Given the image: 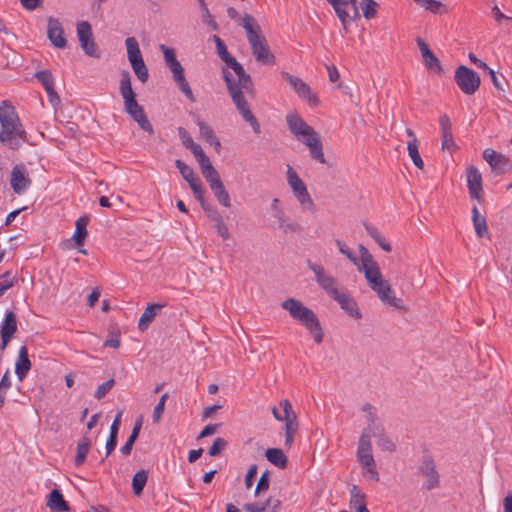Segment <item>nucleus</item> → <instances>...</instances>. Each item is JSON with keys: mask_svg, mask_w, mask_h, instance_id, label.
<instances>
[{"mask_svg": "<svg viewBox=\"0 0 512 512\" xmlns=\"http://www.w3.org/2000/svg\"><path fill=\"white\" fill-rule=\"evenodd\" d=\"M358 250L361 259H358V265H355L360 272L364 273L369 287L377 294L379 299L399 311H406L401 298H397L388 281L383 279L378 263L374 260L368 249L360 244Z\"/></svg>", "mask_w": 512, "mask_h": 512, "instance_id": "obj_1", "label": "nucleus"}, {"mask_svg": "<svg viewBox=\"0 0 512 512\" xmlns=\"http://www.w3.org/2000/svg\"><path fill=\"white\" fill-rule=\"evenodd\" d=\"M0 125V141L8 148L16 150L21 146V142L26 140V131L19 116L7 100L0 104Z\"/></svg>", "mask_w": 512, "mask_h": 512, "instance_id": "obj_2", "label": "nucleus"}, {"mask_svg": "<svg viewBox=\"0 0 512 512\" xmlns=\"http://www.w3.org/2000/svg\"><path fill=\"white\" fill-rule=\"evenodd\" d=\"M241 25L246 31L247 39L256 61L263 65H273L275 63V56L270 51L266 38L261 34L260 26L254 17L245 13L242 17Z\"/></svg>", "mask_w": 512, "mask_h": 512, "instance_id": "obj_3", "label": "nucleus"}, {"mask_svg": "<svg viewBox=\"0 0 512 512\" xmlns=\"http://www.w3.org/2000/svg\"><path fill=\"white\" fill-rule=\"evenodd\" d=\"M119 90L124 100L125 111L138 123L141 129L153 135V127L145 115L143 107L136 100V94L131 86V75L127 70H123L120 74Z\"/></svg>", "mask_w": 512, "mask_h": 512, "instance_id": "obj_4", "label": "nucleus"}, {"mask_svg": "<svg viewBox=\"0 0 512 512\" xmlns=\"http://www.w3.org/2000/svg\"><path fill=\"white\" fill-rule=\"evenodd\" d=\"M281 307L288 311L295 321L301 323L313 334L314 341L317 344L323 341V331L316 314L300 300L289 298L281 303Z\"/></svg>", "mask_w": 512, "mask_h": 512, "instance_id": "obj_5", "label": "nucleus"}, {"mask_svg": "<svg viewBox=\"0 0 512 512\" xmlns=\"http://www.w3.org/2000/svg\"><path fill=\"white\" fill-rule=\"evenodd\" d=\"M223 78L226 82L228 92L232 98L233 103L235 104L237 110L243 117V119L249 123L251 126L253 132L255 134L261 133V127L257 120V118L254 116V114L251 112L249 105L245 99V96L243 94L244 88L235 85V78L233 77L232 73L229 72L227 69L223 68L222 70Z\"/></svg>", "mask_w": 512, "mask_h": 512, "instance_id": "obj_6", "label": "nucleus"}, {"mask_svg": "<svg viewBox=\"0 0 512 512\" xmlns=\"http://www.w3.org/2000/svg\"><path fill=\"white\" fill-rule=\"evenodd\" d=\"M287 183L290 186L292 193L299 205L303 210L309 211L311 213L316 212L315 203L310 196L306 184L303 180L298 176L297 172L290 166H287Z\"/></svg>", "mask_w": 512, "mask_h": 512, "instance_id": "obj_7", "label": "nucleus"}, {"mask_svg": "<svg viewBox=\"0 0 512 512\" xmlns=\"http://www.w3.org/2000/svg\"><path fill=\"white\" fill-rule=\"evenodd\" d=\"M417 475L424 478L422 489L431 491L440 486V474L437 470L435 461L430 454L422 456L417 467Z\"/></svg>", "mask_w": 512, "mask_h": 512, "instance_id": "obj_8", "label": "nucleus"}, {"mask_svg": "<svg viewBox=\"0 0 512 512\" xmlns=\"http://www.w3.org/2000/svg\"><path fill=\"white\" fill-rule=\"evenodd\" d=\"M127 57L137 78L145 83L149 78L148 69L144 63L138 41L135 37H128L125 40Z\"/></svg>", "mask_w": 512, "mask_h": 512, "instance_id": "obj_9", "label": "nucleus"}, {"mask_svg": "<svg viewBox=\"0 0 512 512\" xmlns=\"http://www.w3.org/2000/svg\"><path fill=\"white\" fill-rule=\"evenodd\" d=\"M454 80L459 89L466 95L475 94L481 84L480 76L465 65L456 68Z\"/></svg>", "mask_w": 512, "mask_h": 512, "instance_id": "obj_10", "label": "nucleus"}, {"mask_svg": "<svg viewBox=\"0 0 512 512\" xmlns=\"http://www.w3.org/2000/svg\"><path fill=\"white\" fill-rule=\"evenodd\" d=\"M282 78L292 87L297 95L305 100L311 107L319 105V99L307 83L301 78L289 74L288 72L281 73Z\"/></svg>", "mask_w": 512, "mask_h": 512, "instance_id": "obj_11", "label": "nucleus"}, {"mask_svg": "<svg viewBox=\"0 0 512 512\" xmlns=\"http://www.w3.org/2000/svg\"><path fill=\"white\" fill-rule=\"evenodd\" d=\"M307 267L315 274L317 284L327 293L328 296L332 298L340 291L337 288L336 278L328 274L324 267L313 263L311 260H307Z\"/></svg>", "mask_w": 512, "mask_h": 512, "instance_id": "obj_12", "label": "nucleus"}, {"mask_svg": "<svg viewBox=\"0 0 512 512\" xmlns=\"http://www.w3.org/2000/svg\"><path fill=\"white\" fill-rule=\"evenodd\" d=\"M280 406L284 411L285 422V446L291 448L294 442V436L298 430L297 416L293 411L292 405L287 399L280 401Z\"/></svg>", "mask_w": 512, "mask_h": 512, "instance_id": "obj_13", "label": "nucleus"}, {"mask_svg": "<svg viewBox=\"0 0 512 512\" xmlns=\"http://www.w3.org/2000/svg\"><path fill=\"white\" fill-rule=\"evenodd\" d=\"M77 36L83 51L91 57H99L97 45L93 39L92 27L89 22L82 21L77 24Z\"/></svg>", "mask_w": 512, "mask_h": 512, "instance_id": "obj_14", "label": "nucleus"}, {"mask_svg": "<svg viewBox=\"0 0 512 512\" xmlns=\"http://www.w3.org/2000/svg\"><path fill=\"white\" fill-rule=\"evenodd\" d=\"M483 158L491 167L492 172L502 175L512 170V162L502 153L496 152L492 148H486L483 151Z\"/></svg>", "mask_w": 512, "mask_h": 512, "instance_id": "obj_15", "label": "nucleus"}, {"mask_svg": "<svg viewBox=\"0 0 512 512\" xmlns=\"http://www.w3.org/2000/svg\"><path fill=\"white\" fill-rule=\"evenodd\" d=\"M17 317L13 311H7L0 327V351H4L17 332Z\"/></svg>", "mask_w": 512, "mask_h": 512, "instance_id": "obj_16", "label": "nucleus"}, {"mask_svg": "<svg viewBox=\"0 0 512 512\" xmlns=\"http://www.w3.org/2000/svg\"><path fill=\"white\" fill-rule=\"evenodd\" d=\"M286 122L290 132L300 141H302V138H309L310 136H313V134L317 133L298 114H288L286 116Z\"/></svg>", "mask_w": 512, "mask_h": 512, "instance_id": "obj_17", "label": "nucleus"}, {"mask_svg": "<svg viewBox=\"0 0 512 512\" xmlns=\"http://www.w3.org/2000/svg\"><path fill=\"white\" fill-rule=\"evenodd\" d=\"M371 428H365L358 442L357 459L360 465H371L374 458L371 447Z\"/></svg>", "mask_w": 512, "mask_h": 512, "instance_id": "obj_18", "label": "nucleus"}, {"mask_svg": "<svg viewBox=\"0 0 512 512\" xmlns=\"http://www.w3.org/2000/svg\"><path fill=\"white\" fill-rule=\"evenodd\" d=\"M47 36L53 46L61 49L67 46V39L65 37L63 26L57 18H48Z\"/></svg>", "mask_w": 512, "mask_h": 512, "instance_id": "obj_19", "label": "nucleus"}, {"mask_svg": "<svg viewBox=\"0 0 512 512\" xmlns=\"http://www.w3.org/2000/svg\"><path fill=\"white\" fill-rule=\"evenodd\" d=\"M32 181L22 165H15L11 171L10 185L13 191L21 195L31 185Z\"/></svg>", "mask_w": 512, "mask_h": 512, "instance_id": "obj_20", "label": "nucleus"}, {"mask_svg": "<svg viewBox=\"0 0 512 512\" xmlns=\"http://www.w3.org/2000/svg\"><path fill=\"white\" fill-rule=\"evenodd\" d=\"M167 67L171 70L173 74V80L177 83L180 91L188 98L189 101L195 102V96L189 86L188 81L185 78L184 69L180 62L177 60L176 62Z\"/></svg>", "mask_w": 512, "mask_h": 512, "instance_id": "obj_21", "label": "nucleus"}, {"mask_svg": "<svg viewBox=\"0 0 512 512\" xmlns=\"http://www.w3.org/2000/svg\"><path fill=\"white\" fill-rule=\"evenodd\" d=\"M467 187L470 197L480 202L482 200V175L475 166H470L467 169Z\"/></svg>", "mask_w": 512, "mask_h": 512, "instance_id": "obj_22", "label": "nucleus"}, {"mask_svg": "<svg viewBox=\"0 0 512 512\" xmlns=\"http://www.w3.org/2000/svg\"><path fill=\"white\" fill-rule=\"evenodd\" d=\"M333 300L339 303L340 307L351 317L355 319H361L362 314L357 306L356 301L351 295L342 289L336 295L332 297Z\"/></svg>", "mask_w": 512, "mask_h": 512, "instance_id": "obj_23", "label": "nucleus"}, {"mask_svg": "<svg viewBox=\"0 0 512 512\" xmlns=\"http://www.w3.org/2000/svg\"><path fill=\"white\" fill-rule=\"evenodd\" d=\"M439 125L442 138V150H448L450 153H452L456 150L457 146L454 142L452 125L448 115L443 114L439 117Z\"/></svg>", "mask_w": 512, "mask_h": 512, "instance_id": "obj_24", "label": "nucleus"}, {"mask_svg": "<svg viewBox=\"0 0 512 512\" xmlns=\"http://www.w3.org/2000/svg\"><path fill=\"white\" fill-rule=\"evenodd\" d=\"M416 43L421 52V56L424 61V65L428 70H434L438 73L442 71V67L439 59L434 55V53L430 50L429 46L425 43V41L418 37L416 38Z\"/></svg>", "mask_w": 512, "mask_h": 512, "instance_id": "obj_25", "label": "nucleus"}, {"mask_svg": "<svg viewBox=\"0 0 512 512\" xmlns=\"http://www.w3.org/2000/svg\"><path fill=\"white\" fill-rule=\"evenodd\" d=\"M226 64L235 72L238 78L237 81L235 80V85L244 88L246 92H251L253 90V82L243 66L235 58H232L229 63Z\"/></svg>", "mask_w": 512, "mask_h": 512, "instance_id": "obj_26", "label": "nucleus"}, {"mask_svg": "<svg viewBox=\"0 0 512 512\" xmlns=\"http://www.w3.org/2000/svg\"><path fill=\"white\" fill-rule=\"evenodd\" d=\"M210 189L216 197L217 201L224 207L229 208L231 206L230 196L228 191L225 189L224 184L219 175L207 180Z\"/></svg>", "mask_w": 512, "mask_h": 512, "instance_id": "obj_27", "label": "nucleus"}, {"mask_svg": "<svg viewBox=\"0 0 512 512\" xmlns=\"http://www.w3.org/2000/svg\"><path fill=\"white\" fill-rule=\"evenodd\" d=\"M192 153L196 160L198 161L202 175L206 179V181L219 175L218 171L211 164L209 157L204 153L201 147H199Z\"/></svg>", "mask_w": 512, "mask_h": 512, "instance_id": "obj_28", "label": "nucleus"}, {"mask_svg": "<svg viewBox=\"0 0 512 512\" xmlns=\"http://www.w3.org/2000/svg\"><path fill=\"white\" fill-rule=\"evenodd\" d=\"M302 143L309 148L310 155L314 160L321 164L326 163V159L323 154L322 142L318 133L313 134V136H310L309 138H302Z\"/></svg>", "mask_w": 512, "mask_h": 512, "instance_id": "obj_29", "label": "nucleus"}, {"mask_svg": "<svg viewBox=\"0 0 512 512\" xmlns=\"http://www.w3.org/2000/svg\"><path fill=\"white\" fill-rule=\"evenodd\" d=\"M31 369V361L28 355V348L21 346L15 363V373L19 381H22Z\"/></svg>", "mask_w": 512, "mask_h": 512, "instance_id": "obj_30", "label": "nucleus"}, {"mask_svg": "<svg viewBox=\"0 0 512 512\" xmlns=\"http://www.w3.org/2000/svg\"><path fill=\"white\" fill-rule=\"evenodd\" d=\"M47 506L52 512H68L70 510L68 503L58 489H53L49 493Z\"/></svg>", "mask_w": 512, "mask_h": 512, "instance_id": "obj_31", "label": "nucleus"}, {"mask_svg": "<svg viewBox=\"0 0 512 512\" xmlns=\"http://www.w3.org/2000/svg\"><path fill=\"white\" fill-rule=\"evenodd\" d=\"M335 10L340 21L345 25L347 19L349 18L348 13L345 11L344 7H346L349 3L353 5L354 9V17L359 18V13L356 7V0H326Z\"/></svg>", "mask_w": 512, "mask_h": 512, "instance_id": "obj_32", "label": "nucleus"}, {"mask_svg": "<svg viewBox=\"0 0 512 512\" xmlns=\"http://www.w3.org/2000/svg\"><path fill=\"white\" fill-rule=\"evenodd\" d=\"M163 308L161 304H150L146 307L144 312L142 313L139 322L138 328L141 331H145L150 323L154 320L157 313Z\"/></svg>", "mask_w": 512, "mask_h": 512, "instance_id": "obj_33", "label": "nucleus"}, {"mask_svg": "<svg viewBox=\"0 0 512 512\" xmlns=\"http://www.w3.org/2000/svg\"><path fill=\"white\" fill-rule=\"evenodd\" d=\"M88 222H89V216H87V215H83L76 220V223H75L76 229H75L72 239L75 241V244L79 247L83 246L85 243V239L88 234V232H87Z\"/></svg>", "mask_w": 512, "mask_h": 512, "instance_id": "obj_34", "label": "nucleus"}, {"mask_svg": "<svg viewBox=\"0 0 512 512\" xmlns=\"http://www.w3.org/2000/svg\"><path fill=\"white\" fill-rule=\"evenodd\" d=\"M265 456L271 464L280 469H285L288 465L287 456L280 448H268Z\"/></svg>", "mask_w": 512, "mask_h": 512, "instance_id": "obj_35", "label": "nucleus"}, {"mask_svg": "<svg viewBox=\"0 0 512 512\" xmlns=\"http://www.w3.org/2000/svg\"><path fill=\"white\" fill-rule=\"evenodd\" d=\"M472 222L475 229V233L478 237L483 238L488 236V225L486 218L479 213L476 206L472 208Z\"/></svg>", "mask_w": 512, "mask_h": 512, "instance_id": "obj_36", "label": "nucleus"}, {"mask_svg": "<svg viewBox=\"0 0 512 512\" xmlns=\"http://www.w3.org/2000/svg\"><path fill=\"white\" fill-rule=\"evenodd\" d=\"M198 127H199V133L201 137L211 146H214L216 149H219L221 147V144L216 137L213 129L206 124L205 122L198 120L197 121Z\"/></svg>", "mask_w": 512, "mask_h": 512, "instance_id": "obj_37", "label": "nucleus"}, {"mask_svg": "<svg viewBox=\"0 0 512 512\" xmlns=\"http://www.w3.org/2000/svg\"><path fill=\"white\" fill-rule=\"evenodd\" d=\"M141 428H142V419L140 418L135 422L130 436L128 437L126 443L120 449V452L122 453V455L129 456L131 454L133 445H134L135 441L137 440V438L139 437Z\"/></svg>", "mask_w": 512, "mask_h": 512, "instance_id": "obj_38", "label": "nucleus"}, {"mask_svg": "<svg viewBox=\"0 0 512 512\" xmlns=\"http://www.w3.org/2000/svg\"><path fill=\"white\" fill-rule=\"evenodd\" d=\"M148 480V471L141 469L132 478V491L134 495L140 496Z\"/></svg>", "mask_w": 512, "mask_h": 512, "instance_id": "obj_39", "label": "nucleus"}, {"mask_svg": "<svg viewBox=\"0 0 512 512\" xmlns=\"http://www.w3.org/2000/svg\"><path fill=\"white\" fill-rule=\"evenodd\" d=\"M364 227H365V230L366 232L368 233V235L370 237H372L375 242L386 252H390L391 251V245L386 241L385 237H383L380 232L378 231V229L370 224V223H364Z\"/></svg>", "mask_w": 512, "mask_h": 512, "instance_id": "obj_40", "label": "nucleus"}, {"mask_svg": "<svg viewBox=\"0 0 512 512\" xmlns=\"http://www.w3.org/2000/svg\"><path fill=\"white\" fill-rule=\"evenodd\" d=\"M90 445H91L90 439L87 438V437H83L78 442V444H77V454H76V457H75V465L76 466H81L85 462L87 454H88L89 449H90Z\"/></svg>", "mask_w": 512, "mask_h": 512, "instance_id": "obj_41", "label": "nucleus"}, {"mask_svg": "<svg viewBox=\"0 0 512 512\" xmlns=\"http://www.w3.org/2000/svg\"><path fill=\"white\" fill-rule=\"evenodd\" d=\"M362 506H366L365 495L360 491L358 486L353 485L350 490V508L358 511L362 509Z\"/></svg>", "mask_w": 512, "mask_h": 512, "instance_id": "obj_42", "label": "nucleus"}, {"mask_svg": "<svg viewBox=\"0 0 512 512\" xmlns=\"http://www.w3.org/2000/svg\"><path fill=\"white\" fill-rule=\"evenodd\" d=\"M418 146H419V143H418V140H409L407 142V150H408V154L413 162V164L419 168V169H423L424 167V162L420 156V153L418 151Z\"/></svg>", "mask_w": 512, "mask_h": 512, "instance_id": "obj_43", "label": "nucleus"}, {"mask_svg": "<svg viewBox=\"0 0 512 512\" xmlns=\"http://www.w3.org/2000/svg\"><path fill=\"white\" fill-rule=\"evenodd\" d=\"M175 166L178 168L180 174L188 182V184H190V181L194 182L199 179L195 176L193 169L185 164L182 160L177 159L175 161Z\"/></svg>", "mask_w": 512, "mask_h": 512, "instance_id": "obj_44", "label": "nucleus"}, {"mask_svg": "<svg viewBox=\"0 0 512 512\" xmlns=\"http://www.w3.org/2000/svg\"><path fill=\"white\" fill-rule=\"evenodd\" d=\"M199 6L202 11V20L204 23H206L213 31L218 30L219 26L217 22L214 20L213 16L211 15L205 0H198Z\"/></svg>", "mask_w": 512, "mask_h": 512, "instance_id": "obj_45", "label": "nucleus"}, {"mask_svg": "<svg viewBox=\"0 0 512 512\" xmlns=\"http://www.w3.org/2000/svg\"><path fill=\"white\" fill-rule=\"evenodd\" d=\"M360 5L363 11V15L366 19L370 20L375 18L378 8L377 2L374 0H362Z\"/></svg>", "mask_w": 512, "mask_h": 512, "instance_id": "obj_46", "label": "nucleus"}, {"mask_svg": "<svg viewBox=\"0 0 512 512\" xmlns=\"http://www.w3.org/2000/svg\"><path fill=\"white\" fill-rule=\"evenodd\" d=\"M178 135L182 141V144L185 146V148L189 149L191 152L195 151L199 147H201L199 144L195 143L191 136L189 135L188 131L184 127L178 128Z\"/></svg>", "mask_w": 512, "mask_h": 512, "instance_id": "obj_47", "label": "nucleus"}, {"mask_svg": "<svg viewBox=\"0 0 512 512\" xmlns=\"http://www.w3.org/2000/svg\"><path fill=\"white\" fill-rule=\"evenodd\" d=\"M168 397H169L168 393H164L160 397V400L157 403V405L154 407L153 415H152L153 423L157 424L160 422V420L163 416V413H164L165 403H166V400L168 399Z\"/></svg>", "mask_w": 512, "mask_h": 512, "instance_id": "obj_48", "label": "nucleus"}, {"mask_svg": "<svg viewBox=\"0 0 512 512\" xmlns=\"http://www.w3.org/2000/svg\"><path fill=\"white\" fill-rule=\"evenodd\" d=\"M120 336V330L118 328H113L109 331V338L104 342L103 346L118 349L121 344Z\"/></svg>", "mask_w": 512, "mask_h": 512, "instance_id": "obj_49", "label": "nucleus"}, {"mask_svg": "<svg viewBox=\"0 0 512 512\" xmlns=\"http://www.w3.org/2000/svg\"><path fill=\"white\" fill-rule=\"evenodd\" d=\"M35 78L41 82L44 89H48L54 86V78L49 70H42L35 73Z\"/></svg>", "mask_w": 512, "mask_h": 512, "instance_id": "obj_50", "label": "nucleus"}, {"mask_svg": "<svg viewBox=\"0 0 512 512\" xmlns=\"http://www.w3.org/2000/svg\"><path fill=\"white\" fill-rule=\"evenodd\" d=\"M189 186H190L191 190L193 191L195 198L199 201L200 205L204 206L206 201L204 199V189H203L201 180L198 179L194 182L190 181Z\"/></svg>", "mask_w": 512, "mask_h": 512, "instance_id": "obj_51", "label": "nucleus"}, {"mask_svg": "<svg viewBox=\"0 0 512 512\" xmlns=\"http://www.w3.org/2000/svg\"><path fill=\"white\" fill-rule=\"evenodd\" d=\"M335 244L338 247L340 253L345 255L354 265H358V258L354 252L347 247V245L339 239L335 240Z\"/></svg>", "mask_w": 512, "mask_h": 512, "instance_id": "obj_52", "label": "nucleus"}, {"mask_svg": "<svg viewBox=\"0 0 512 512\" xmlns=\"http://www.w3.org/2000/svg\"><path fill=\"white\" fill-rule=\"evenodd\" d=\"M114 385L115 380L113 378L107 380L97 387L94 397L98 400H101L113 388Z\"/></svg>", "mask_w": 512, "mask_h": 512, "instance_id": "obj_53", "label": "nucleus"}, {"mask_svg": "<svg viewBox=\"0 0 512 512\" xmlns=\"http://www.w3.org/2000/svg\"><path fill=\"white\" fill-rule=\"evenodd\" d=\"M272 497H269L264 503H246L243 509L246 512H264L267 507L271 504Z\"/></svg>", "mask_w": 512, "mask_h": 512, "instance_id": "obj_54", "label": "nucleus"}, {"mask_svg": "<svg viewBox=\"0 0 512 512\" xmlns=\"http://www.w3.org/2000/svg\"><path fill=\"white\" fill-rule=\"evenodd\" d=\"M227 446V441L221 437L214 440L212 446L209 448V455L212 457L218 456Z\"/></svg>", "mask_w": 512, "mask_h": 512, "instance_id": "obj_55", "label": "nucleus"}, {"mask_svg": "<svg viewBox=\"0 0 512 512\" xmlns=\"http://www.w3.org/2000/svg\"><path fill=\"white\" fill-rule=\"evenodd\" d=\"M279 229L282 230L284 234L300 233L302 231V226L296 221H285Z\"/></svg>", "mask_w": 512, "mask_h": 512, "instance_id": "obj_56", "label": "nucleus"}, {"mask_svg": "<svg viewBox=\"0 0 512 512\" xmlns=\"http://www.w3.org/2000/svg\"><path fill=\"white\" fill-rule=\"evenodd\" d=\"M270 484L269 472L265 471L260 476L255 489V495H259L261 492L268 490Z\"/></svg>", "mask_w": 512, "mask_h": 512, "instance_id": "obj_57", "label": "nucleus"}, {"mask_svg": "<svg viewBox=\"0 0 512 512\" xmlns=\"http://www.w3.org/2000/svg\"><path fill=\"white\" fill-rule=\"evenodd\" d=\"M160 49L163 52L166 66H170L171 64L177 61L175 50L173 48L167 47L162 44L160 45Z\"/></svg>", "mask_w": 512, "mask_h": 512, "instance_id": "obj_58", "label": "nucleus"}, {"mask_svg": "<svg viewBox=\"0 0 512 512\" xmlns=\"http://www.w3.org/2000/svg\"><path fill=\"white\" fill-rule=\"evenodd\" d=\"M201 207L203 208L207 216L215 223L223 220V217L220 215V213L215 207L209 205L208 203H205L204 206Z\"/></svg>", "mask_w": 512, "mask_h": 512, "instance_id": "obj_59", "label": "nucleus"}, {"mask_svg": "<svg viewBox=\"0 0 512 512\" xmlns=\"http://www.w3.org/2000/svg\"><path fill=\"white\" fill-rule=\"evenodd\" d=\"M378 446L385 451H395V444L386 435H380L377 441Z\"/></svg>", "mask_w": 512, "mask_h": 512, "instance_id": "obj_60", "label": "nucleus"}, {"mask_svg": "<svg viewBox=\"0 0 512 512\" xmlns=\"http://www.w3.org/2000/svg\"><path fill=\"white\" fill-rule=\"evenodd\" d=\"M47 95H48V100L49 102L51 103V105L56 109L58 106H60L61 104V99H60V96L58 95V93L56 92L54 86L48 88V89H45Z\"/></svg>", "mask_w": 512, "mask_h": 512, "instance_id": "obj_61", "label": "nucleus"}, {"mask_svg": "<svg viewBox=\"0 0 512 512\" xmlns=\"http://www.w3.org/2000/svg\"><path fill=\"white\" fill-rule=\"evenodd\" d=\"M220 426H221V424H217V423L206 425L203 428V430L200 432V434L198 435L197 439L200 440L202 438L213 435L219 429Z\"/></svg>", "mask_w": 512, "mask_h": 512, "instance_id": "obj_62", "label": "nucleus"}, {"mask_svg": "<svg viewBox=\"0 0 512 512\" xmlns=\"http://www.w3.org/2000/svg\"><path fill=\"white\" fill-rule=\"evenodd\" d=\"M257 475V465L256 464H252L248 471H247V474L245 476V486L247 488H250L253 484V481L255 479Z\"/></svg>", "mask_w": 512, "mask_h": 512, "instance_id": "obj_63", "label": "nucleus"}, {"mask_svg": "<svg viewBox=\"0 0 512 512\" xmlns=\"http://www.w3.org/2000/svg\"><path fill=\"white\" fill-rule=\"evenodd\" d=\"M215 228L218 232V234L224 239L227 240L230 237V233L228 230V227L224 223V220H221L217 223H215Z\"/></svg>", "mask_w": 512, "mask_h": 512, "instance_id": "obj_64", "label": "nucleus"}]
</instances>
